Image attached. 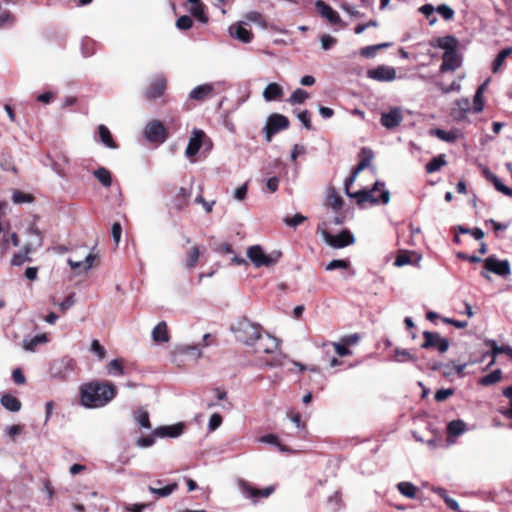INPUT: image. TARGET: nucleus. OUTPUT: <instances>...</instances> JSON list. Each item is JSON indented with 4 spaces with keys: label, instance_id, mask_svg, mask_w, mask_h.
<instances>
[{
    "label": "nucleus",
    "instance_id": "obj_1",
    "mask_svg": "<svg viewBox=\"0 0 512 512\" xmlns=\"http://www.w3.org/2000/svg\"><path fill=\"white\" fill-rule=\"evenodd\" d=\"M116 393V387L110 382L91 381L80 387V400L87 408H98L110 402Z\"/></svg>",
    "mask_w": 512,
    "mask_h": 512
},
{
    "label": "nucleus",
    "instance_id": "obj_2",
    "mask_svg": "<svg viewBox=\"0 0 512 512\" xmlns=\"http://www.w3.org/2000/svg\"><path fill=\"white\" fill-rule=\"evenodd\" d=\"M385 184L376 181L371 189H362L354 193H348V197L356 200L358 206L363 207L365 203L371 205L387 204L390 200V192L384 189Z\"/></svg>",
    "mask_w": 512,
    "mask_h": 512
},
{
    "label": "nucleus",
    "instance_id": "obj_3",
    "mask_svg": "<svg viewBox=\"0 0 512 512\" xmlns=\"http://www.w3.org/2000/svg\"><path fill=\"white\" fill-rule=\"evenodd\" d=\"M232 331L239 341L252 346L260 338L262 327L251 322L247 317H242L232 326Z\"/></svg>",
    "mask_w": 512,
    "mask_h": 512
},
{
    "label": "nucleus",
    "instance_id": "obj_4",
    "mask_svg": "<svg viewBox=\"0 0 512 512\" xmlns=\"http://www.w3.org/2000/svg\"><path fill=\"white\" fill-rule=\"evenodd\" d=\"M281 255L279 251H275L272 254H265L260 245H253L247 250L248 258L256 267H270L278 262Z\"/></svg>",
    "mask_w": 512,
    "mask_h": 512
},
{
    "label": "nucleus",
    "instance_id": "obj_5",
    "mask_svg": "<svg viewBox=\"0 0 512 512\" xmlns=\"http://www.w3.org/2000/svg\"><path fill=\"white\" fill-rule=\"evenodd\" d=\"M489 272L506 277L511 273L510 263L508 260H499L496 256H489L484 260V270L481 272V276L490 279Z\"/></svg>",
    "mask_w": 512,
    "mask_h": 512
},
{
    "label": "nucleus",
    "instance_id": "obj_6",
    "mask_svg": "<svg viewBox=\"0 0 512 512\" xmlns=\"http://www.w3.org/2000/svg\"><path fill=\"white\" fill-rule=\"evenodd\" d=\"M290 122L289 119L278 113L271 114L268 119L267 123L264 127V133H265V139L267 142H270L272 140V137L278 133L281 130H285L289 127Z\"/></svg>",
    "mask_w": 512,
    "mask_h": 512
},
{
    "label": "nucleus",
    "instance_id": "obj_7",
    "mask_svg": "<svg viewBox=\"0 0 512 512\" xmlns=\"http://www.w3.org/2000/svg\"><path fill=\"white\" fill-rule=\"evenodd\" d=\"M430 49L428 50L429 55L432 58L438 57V50H442V63L440 66L441 72L448 71V35L430 40Z\"/></svg>",
    "mask_w": 512,
    "mask_h": 512
},
{
    "label": "nucleus",
    "instance_id": "obj_8",
    "mask_svg": "<svg viewBox=\"0 0 512 512\" xmlns=\"http://www.w3.org/2000/svg\"><path fill=\"white\" fill-rule=\"evenodd\" d=\"M144 134L153 143H163L169 136L167 128L159 120L149 122L145 127Z\"/></svg>",
    "mask_w": 512,
    "mask_h": 512
},
{
    "label": "nucleus",
    "instance_id": "obj_9",
    "mask_svg": "<svg viewBox=\"0 0 512 512\" xmlns=\"http://www.w3.org/2000/svg\"><path fill=\"white\" fill-rule=\"evenodd\" d=\"M323 238L328 245L336 249L344 248L355 242L353 234L348 229L342 230L337 235L324 231Z\"/></svg>",
    "mask_w": 512,
    "mask_h": 512
},
{
    "label": "nucleus",
    "instance_id": "obj_10",
    "mask_svg": "<svg viewBox=\"0 0 512 512\" xmlns=\"http://www.w3.org/2000/svg\"><path fill=\"white\" fill-rule=\"evenodd\" d=\"M424 342L421 347L424 349L435 348L439 352L444 353L448 350V340L442 338L438 333L424 331L423 332Z\"/></svg>",
    "mask_w": 512,
    "mask_h": 512
},
{
    "label": "nucleus",
    "instance_id": "obj_11",
    "mask_svg": "<svg viewBox=\"0 0 512 512\" xmlns=\"http://www.w3.org/2000/svg\"><path fill=\"white\" fill-rule=\"evenodd\" d=\"M167 89V79L163 76L156 77L146 88L144 96L152 101L162 97Z\"/></svg>",
    "mask_w": 512,
    "mask_h": 512
},
{
    "label": "nucleus",
    "instance_id": "obj_12",
    "mask_svg": "<svg viewBox=\"0 0 512 512\" xmlns=\"http://www.w3.org/2000/svg\"><path fill=\"white\" fill-rule=\"evenodd\" d=\"M255 351L258 353H266V354H272L276 352L279 349V341L277 338L266 334L265 336L260 333V338L256 340Z\"/></svg>",
    "mask_w": 512,
    "mask_h": 512
},
{
    "label": "nucleus",
    "instance_id": "obj_13",
    "mask_svg": "<svg viewBox=\"0 0 512 512\" xmlns=\"http://www.w3.org/2000/svg\"><path fill=\"white\" fill-rule=\"evenodd\" d=\"M242 492L249 498L259 499L269 497L275 490L274 486H268L264 489H259L252 486L250 483L242 481L240 484Z\"/></svg>",
    "mask_w": 512,
    "mask_h": 512
},
{
    "label": "nucleus",
    "instance_id": "obj_14",
    "mask_svg": "<svg viewBox=\"0 0 512 512\" xmlns=\"http://www.w3.org/2000/svg\"><path fill=\"white\" fill-rule=\"evenodd\" d=\"M315 7L320 16L325 18L330 24L336 25L342 22L339 14L324 1L317 0Z\"/></svg>",
    "mask_w": 512,
    "mask_h": 512
},
{
    "label": "nucleus",
    "instance_id": "obj_15",
    "mask_svg": "<svg viewBox=\"0 0 512 512\" xmlns=\"http://www.w3.org/2000/svg\"><path fill=\"white\" fill-rule=\"evenodd\" d=\"M367 75L369 78L376 81H392L396 78V71L392 67L381 65L368 70Z\"/></svg>",
    "mask_w": 512,
    "mask_h": 512
},
{
    "label": "nucleus",
    "instance_id": "obj_16",
    "mask_svg": "<svg viewBox=\"0 0 512 512\" xmlns=\"http://www.w3.org/2000/svg\"><path fill=\"white\" fill-rule=\"evenodd\" d=\"M206 134L202 130H194L186 147L185 154L188 158L195 156L202 147Z\"/></svg>",
    "mask_w": 512,
    "mask_h": 512
},
{
    "label": "nucleus",
    "instance_id": "obj_17",
    "mask_svg": "<svg viewBox=\"0 0 512 512\" xmlns=\"http://www.w3.org/2000/svg\"><path fill=\"white\" fill-rule=\"evenodd\" d=\"M403 120L401 111L398 108L391 109L388 113L381 115V124L387 129H393L400 125Z\"/></svg>",
    "mask_w": 512,
    "mask_h": 512
},
{
    "label": "nucleus",
    "instance_id": "obj_18",
    "mask_svg": "<svg viewBox=\"0 0 512 512\" xmlns=\"http://www.w3.org/2000/svg\"><path fill=\"white\" fill-rule=\"evenodd\" d=\"M184 431V425L182 423H178L170 426H161L156 428L153 431V436L158 437H171L175 438L180 436Z\"/></svg>",
    "mask_w": 512,
    "mask_h": 512
},
{
    "label": "nucleus",
    "instance_id": "obj_19",
    "mask_svg": "<svg viewBox=\"0 0 512 512\" xmlns=\"http://www.w3.org/2000/svg\"><path fill=\"white\" fill-rule=\"evenodd\" d=\"M192 195L191 188L181 187L172 199L173 207L177 211H181L189 205V199Z\"/></svg>",
    "mask_w": 512,
    "mask_h": 512
},
{
    "label": "nucleus",
    "instance_id": "obj_20",
    "mask_svg": "<svg viewBox=\"0 0 512 512\" xmlns=\"http://www.w3.org/2000/svg\"><path fill=\"white\" fill-rule=\"evenodd\" d=\"M230 33L232 36L243 43H250L253 39V33L248 30L242 23H237L231 26Z\"/></svg>",
    "mask_w": 512,
    "mask_h": 512
},
{
    "label": "nucleus",
    "instance_id": "obj_21",
    "mask_svg": "<svg viewBox=\"0 0 512 512\" xmlns=\"http://www.w3.org/2000/svg\"><path fill=\"white\" fill-rule=\"evenodd\" d=\"M214 87L212 84H203L195 87L189 97L193 100L204 101L205 99L212 96Z\"/></svg>",
    "mask_w": 512,
    "mask_h": 512
},
{
    "label": "nucleus",
    "instance_id": "obj_22",
    "mask_svg": "<svg viewBox=\"0 0 512 512\" xmlns=\"http://www.w3.org/2000/svg\"><path fill=\"white\" fill-rule=\"evenodd\" d=\"M483 174L485 178L493 184V186L498 192L503 193L506 196L512 197V189L504 185L494 173H492L488 169H484Z\"/></svg>",
    "mask_w": 512,
    "mask_h": 512
},
{
    "label": "nucleus",
    "instance_id": "obj_23",
    "mask_svg": "<svg viewBox=\"0 0 512 512\" xmlns=\"http://www.w3.org/2000/svg\"><path fill=\"white\" fill-rule=\"evenodd\" d=\"M373 158L374 152L372 149L367 147L361 148L360 152L358 153L359 163L354 168H356V171H363L370 166Z\"/></svg>",
    "mask_w": 512,
    "mask_h": 512
},
{
    "label": "nucleus",
    "instance_id": "obj_24",
    "mask_svg": "<svg viewBox=\"0 0 512 512\" xmlns=\"http://www.w3.org/2000/svg\"><path fill=\"white\" fill-rule=\"evenodd\" d=\"M458 40L450 36V71H454L462 64V57L457 52Z\"/></svg>",
    "mask_w": 512,
    "mask_h": 512
},
{
    "label": "nucleus",
    "instance_id": "obj_25",
    "mask_svg": "<svg viewBox=\"0 0 512 512\" xmlns=\"http://www.w3.org/2000/svg\"><path fill=\"white\" fill-rule=\"evenodd\" d=\"M0 403L6 410L11 412H18L22 407L21 401L17 397L8 393L1 396Z\"/></svg>",
    "mask_w": 512,
    "mask_h": 512
},
{
    "label": "nucleus",
    "instance_id": "obj_26",
    "mask_svg": "<svg viewBox=\"0 0 512 512\" xmlns=\"http://www.w3.org/2000/svg\"><path fill=\"white\" fill-rule=\"evenodd\" d=\"M191 4V14L200 22L207 23L208 17L205 14V6L201 0H187Z\"/></svg>",
    "mask_w": 512,
    "mask_h": 512
},
{
    "label": "nucleus",
    "instance_id": "obj_27",
    "mask_svg": "<svg viewBox=\"0 0 512 512\" xmlns=\"http://www.w3.org/2000/svg\"><path fill=\"white\" fill-rule=\"evenodd\" d=\"M283 96V89L277 83H270L263 91V97L267 101L279 100Z\"/></svg>",
    "mask_w": 512,
    "mask_h": 512
},
{
    "label": "nucleus",
    "instance_id": "obj_28",
    "mask_svg": "<svg viewBox=\"0 0 512 512\" xmlns=\"http://www.w3.org/2000/svg\"><path fill=\"white\" fill-rule=\"evenodd\" d=\"M152 338L155 342H168L169 334L167 324L164 321L159 322L152 331Z\"/></svg>",
    "mask_w": 512,
    "mask_h": 512
},
{
    "label": "nucleus",
    "instance_id": "obj_29",
    "mask_svg": "<svg viewBox=\"0 0 512 512\" xmlns=\"http://www.w3.org/2000/svg\"><path fill=\"white\" fill-rule=\"evenodd\" d=\"M98 133L100 140L104 145L111 149H116L118 147L111 135L110 130L105 125L101 124L98 126Z\"/></svg>",
    "mask_w": 512,
    "mask_h": 512
},
{
    "label": "nucleus",
    "instance_id": "obj_30",
    "mask_svg": "<svg viewBox=\"0 0 512 512\" xmlns=\"http://www.w3.org/2000/svg\"><path fill=\"white\" fill-rule=\"evenodd\" d=\"M94 177L106 188L112 185V175L110 171L104 167H99L93 172Z\"/></svg>",
    "mask_w": 512,
    "mask_h": 512
},
{
    "label": "nucleus",
    "instance_id": "obj_31",
    "mask_svg": "<svg viewBox=\"0 0 512 512\" xmlns=\"http://www.w3.org/2000/svg\"><path fill=\"white\" fill-rule=\"evenodd\" d=\"M456 105L458 107V111L456 109L453 110L451 115L454 117L455 120H462L465 118V113L468 112L470 108V102L468 99L463 98L456 101Z\"/></svg>",
    "mask_w": 512,
    "mask_h": 512
},
{
    "label": "nucleus",
    "instance_id": "obj_32",
    "mask_svg": "<svg viewBox=\"0 0 512 512\" xmlns=\"http://www.w3.org/2000/svg\"><path fill=\"white\" fill-rule=\"evenodd\" d=\"M446 164H447V161H446L445 154H440V155L434 157L431 161H429L426 164L425 169H426L427 173H434V172L440 170Z\"/></svg>",
    "mask_w": 512,
    "mask_h": 512
},
{
    "label": "nucleus",
    "instance_id": "obj_33",
    "mask_svg": "<svg viewBox=\"0 0 512 512\" xmlns=\"http://www.w3.org/2000/svg\"><path fill=\"white\" fill-rule=\"evenodd\" d=\"M148 489L152 494L157 495L158 498H164L172 494L174 491H176L178 489V484L176 482H173L160 488L149 486Z\"/></svg>",
    "mask_w": 512,
    "mask_h": 512
},
{
    "label": "nucleus",
    "instance_id": "obj_34",
    "mask_svg": "<svg viewBox=\"0 0 512 512\" xmlns=\"http://www.w3.org/2000/svg\"><path fill=\"white\" fill-rule=\"evenodd\" d=\"M94 260L95 256L93 254H88L84 261H73L72 259H68V264L74 271L80 268H83V270L87 271L92 267Z\"/></svg>",
    "mask_w": 512,
    "mask_h": 512
},
{
    "label": "nucleus",
    "instance_id": "obj_35",
    "mask_svg": "<svg viewBox=\"0 0 512 512\" xmlns=\"http://www.w3.org/2000/svg\"><path fill=\"white\" fill-rule=\"evenodd\" d=\"M466 431V424L462 420L450 421V445L455 442V438Z\"/></svg>",
    "mask_w": 512,
    "mask_h": 512
},
{
    "label": "nucleus",
    "instance_id": "obj_36",
    "mask_svg": "<svg viewBox=\"0 0 512 512\" xmlns=\"http://www.w3.org/2000/svg\"><path fill=\"white\" fill-rule=\"evenodd\" d=\"M512 54V47L505 48L501 50L497 57L495 58L493 65H492V71L493 73H497L500 68L502 67L505 59L509 57Z\"/></svg>",
    "mask_w": 512,
    "mask_h": 512
},
{
    "label": "nucleus",
    "instance_id": "obj_37",
    "mask_svg": "<svg viewBox=\"0 0 512 512\" xmlns=\"http://www.w3.org/2000/svg\"><path fill=\"white\" fill-rule=\"evenodd\" d=\"M134 419L139 424L140 427L145 429L151 428L149 413L146 410L142 408L136 410L134 412Z\"/></svg>",
    "mask_w": 512,
    "mask_h": 512
},
{
    "label": "nucleus",
    "instance_id": "obj_38",
    "mask_svg": "<svg viewBox=\"0 0 512 512\" xmlns=\"http://www.w3.org/2000/svg\"><path fill=\"white\" fill-rule=\"evenodd\" d=\"M199 257H200V251H199L198 246L192 247L189 250L186 260H185L186 268L189 270L193 269L197 265Z\"/></svg>",
    "mask_w": 512,
    "mask_h": 512
},
{
    "label": "nucleus",
    "instance_id": "obj_39",
    "mask_svg": "<svg viewBox=\"0 0 512 512\" xmlns=\"http://www.w3.org/2000/svg\"><path fill=\"white\" fill-rule=\"evenodd\" d=\"M400 493L408 498H415L417 493V487L410 482H400L398 485Z\"/></svg>",
    "mask_w": 512,
    "mask_h": 512
},
{
    "label": "nucleus",
    "instance_id": "obj_40",
    "mask_svg": "<svg viewBox=\"0 0 512 512\" xmlns=\"http://www.w3.org/2000/svg\"><path fill=\"white\" fill-rule=\"evenodd\" d=\"M12 200L15 204L32 203L35 197L30 193L14 190Z\"/></svg>",
    "mask_w": 512,
    "mask_h": 512
},
{
    "label": "nucleus",
    "instance_id": "obj_41",
    "mask_svg": "<svg viewBox=\"0 0 512 512\" xmlns=\"http://www.w3.org/2000/svg\"><path fill=\"white\" fill-rule=\"evenodd\" d=\"M388 46H389L388 43H381V44H377V45H370V46L363 47L361 49L360 53L365 58H372V57H374L376 55V53L380 49L386 48Z\"/></svg>",
    "mask_w": 512,
    "mask_h": 512
},
{
    "label": "nucleus",
    "instance_id": "obj_42",
    "mask_svg": "<svg viewBox=\"0 0 512 512\" xmlns=\"http://www.w3.org/2000/svg\"><path fill=\"white\" fill-rule=\"evenodd\" d=\"M309 98V93L303 89H296L290 96L289 102L291 104H302Z\"/></svg>",
    "mask_w": 512,
    "mask_h": 512
},
{
    "label": "nucleus",
    "instance_id": "obj_43",
    "mask_svg": "<svg viewBox=\"0 0 512 512\" xmlns=\"http://www.w3.org/2000/svg\"><path fill=\"white\" fill-rule=\"evenodd\" d=\"M48 339H47V336L46 334H41V335H36L34 336L32 339H30L29 341H25L24 342V348L28 351H34L35 348L40 344V343H45L47 342Z\"/></svg>",
    "mask_w": 512,
    "mask_h": 512
},
{
    "label": "nucleus",
    "instance_id": "obj_44",
    "mask_svg": "<svg viewBox=\"0 0 512 512\" xmlns=\"http://www.w3.org/2000/svg\"><path fill=\"white\" fill-rule=\"evenodd\" d=\"M501 377H502V372L499 369H497V370L485 375L484 377H482L480 379V384L484 385V386L491 385V384L499 382Z\"/></svg>",
    "mask_w": 512,
    "mask_h": 512
},
{
    "label": "nucleus",
    "instance_id": "obj_45",
    "mask_svg": "<svg viewBox=\"0 0 512 512\" xmlns=\"http://www.w3.org/2000/svg\"><path fill=\"white\" fill-rule=\"evenodd\" d=\"M344 204V201L342 197L335 192L331 193L327 197V205L331 208H333L336 211H339L342 209Z\"/></svg>",
    "mask_w": 512,
    "mask_h": 512
},
{
    "label": "nucleus",
    "instance_id": "obj_46",
    "mask_svg": "<svg viewBox=\"0 0 512 512\" xmlns=\"http://www.w3.org/2000/svg\"><path fill=\"white\" fill-rule=\"evenodd\" d=\"M261 441L277 446L279 448V450L282 451V452L290 451V449L287 446L281 444V442L279 441V438L276 435H274V434L264 435L261 438Z\"/></svg>",
    "mask_w": 512,
    "mask_h": 512
},
{
    "label": "nucleus",
    "instance_id": "obj_47",
    "mask_svg": "<svg viewBox=\"0 0 512 512\" xmlns=\"http://www.w3.org/2000/svg\"><path fill=\"white\" fill-rule=\"evenodd\" d=\"M109 374L122 375L124 373L123 362L120 359H114L107 365Z\"/></svg>",
    "mask_w": 512,
    "mask_h": 512
},
{
    "label": "nucleus",
    "instance_id": "obj_48",
    "mask_svg": "<svg viewBox=\"0 0 512 512\" xmlns=\"http://www.w3.org/2000/svg\"><path fill=\"white\" fill-rule=\"evenodd\" d=\"M350 266V261L345 259H334L329 262L326 266L327 271H332L335 269H347Z\"/></svg>",
    "mask_w": 512,
    "mask_h": 512
},
{
    "label": "nucleus",
    "instance_id": "obj_49",
    "mask_svg": "<svg viewBox=\"0 0 512 512\" xmlns=\"http://www.w3.org/2000/svg\"><path fill=\"white\" fill-rule=\"evenodd\" d=\"M246 20L257 23L262 27H266V21L263 15L257 11H250L245 15Z\"/></svg>",
    "mask_w": 512,
    "mask_h": 512
},
{
    "label": "nucleus",
    "instance_id": "obj_50",
    "mask_svg": "<svg viewBox=\"0 0 512 512\" xmlns=\"http://www.w3.org/2000/svg\"><path fill=\"white\" fill-rule=\"evenodd\" d=\"M457 231L462 234H471L476 240H481L484 237V232L480 228L469 229L463 226H458Z\"/></svg>",
    "mask_w": 512,
    "mask_h": 512
},
{
    "label": "nucleus",
    "instance_id": "obj_51",
    "mask_svg": "<svg viewBox=\"0 0 512 512\" xmlns=\"http://www.w3.org/2000/svg\"><path fill=\"white\" fill-rule=\"evenodd\" d=\"M419 11L425 15V17L429 20V24L433 25L436 22V18L431 16L433 15L435 8L431 4H425L419 8Z\"/></svg>",
    "mask_w": 512,
    "mask_h": 512
},
{
    "label": "nucleus",
    "instance_id": "obj_52",
    "mask_svg": "<svg viewBox=\"0 0 512 512\" xmlns=\"http://www.w3.org/2000/svg\"><path fill=\"white\" fill-rule=\"evenodd\" d=\"M91 351L97 355L100 360L106 357V349L100 344L98 340H93L91 343Z\"/></svg>",
    "mask_w": 512,
    "mask_h": 512
},
{
    "label": "nucleus",
    "instance_id": "obj_53",
    "mask_svg": "<svg viewBox=\"0 0 512 512\" xmlns=\"http://www.w3.org/2000/svg\"><path fill=\"white\" fill-rule=\"evenodd\" d=\"M192 25H193V20L188 15H183V16L179 17L176 21V26L180 30H187V29L191 28Z\"/></svg>",
    "mask_w": 512,
    "mask_h": 512
},
{
    "label": "nucleus",
    "instance_id": "obj_54",
    "mask_svg": "<svg viewBox=\"0 0 512 512\" xmlns=\"http://www.w3.org/2000/svg\"><path fill=\"white\" fill-rule=\"evenodd\" d=\"M306 220V217L302 214H295L293 217H286L284 219V222L287 226L290 227H297L298 225L302 224Z\"/></svg>",
    "mask_w": 512,
    "mask_h": 512
},
{
    "label": "nucleus",
    "instance_id": "obj_55",
    "mask_svg": "<svg viewBox=\"0 0 512 512\" xmlns=\"http://www.w3.org/2000/svg\"><path fill=\"white\" fill-rule=\"evenodd\" d=\"M485 344L491 348L493 357L503 354L505 351V346H499L495 340L488 339L485 341Z\"/></svg>",
    "mask_w": 512,
    "mask_h": 512
},
{
    "label": "nucleus",
    "instance_id": "obj_56",
    "mask_svg": "<svg viewBox=\"0 0 512 512\" xmlns=\"http://www.w3.org/2000/svg\"><path fill=\"white\" fill-rule=\"evenodd\" d=\"M333 346L335 348V352L340 357L349 356L352 353L351 350L348 348V346L346 344H344L342 341L341 342H334Z\"/></svg>",
    "mask_w": 512,
    "mask_h": 512
},
{
    "label": "nucleus",
    "instance_id": "obj_57",
    "mask_svg": "<svg viewBox=\"0 0 512 512\" xmlns=\"http://www.w3.org/2000/svg\"><path fill=\"white\" fill-rule=\"evenodd\" d=\"M32 259L27 256V254L22 253L21 251L19 253H15L13 255V258L11 260V264L14 266H20L24 264L25 262H30Z\"/></svg>",
    "mask_w": 512,
    "mask_h": 512
},
{
    "label": "nucleus",
    "instance_id": "obj_58",
    "mask_svg": "<svg viewBox=\"0 0 512 512\" xmlns=\"http://www.w3.org/2000/svg\"><path fill=\"white\" fill-rule=\"evenodd\" d=\"M288 417L296 425V427L302 428V429H304L306 427V424H305V422L302 421V416L299 412L289 411Z\"/></svg>",
    "mask_w": 512,
    "mask_h": 512
},
{
    "label": "nucleus",
    "instance_id": "obj_59",
    "mask_svg": "<svg viewBox=\"0 0 512 512\" xmlns=\"http://www.w3.org/2000/svg\"><path fill=\"white\" fill-rule=\"evenodd\" d=\"M320 40L321 46L324 50H329L332 46H334L337 43V39L328 34L322 35Z\"/></svg>",
    "mask_w": 512,
    "mask_h": 512
},
{
    "label": "nucleus",
    "instance_id": "obj_60",
    "mask_svg": "<svg viewBox=\"0 0 512 512\" xmlns=\"http://www.w3.org/2000/svg\"><path fill=\"white\" fill-rule=\"evenodd\" d=\"M298 119L303 123L304 127L308 130L312 129L311 115L308 110H304L298 114Z\"/></svg>",
    "mask_w": 512,
    "mask_h": 512
},
{
    "label": "nucleus",
    "instance_id": "obj_61",
    "mask_svg": "<svg viewBox=\"0 0 512 512\" xmlns=\"http://www.w3.org/2000/svg\"><path fill=\"white\" fill-rule=\"evenodd\" d=\"M223 418L220 414L214 413L209 419V429L214 431L222 424Z\"/></svg>",
    "mask_w": 512,
    "mask_h": 512
},
{
    "label": "nucleus",
    "instance_id": "obj_62",
    "mask_svg": "<svg viewBox=\"0 0 512 512\" xmlns=\"http://www.w3.org/2000/svg\"><path fill=\"white\" fill-rule=\"evenodd\" d=\"M75 303L74 295H68L61 303H59V307L62 313H65L68 309H70Z\"/></svg>",
    "mask_w": 512,
    "mask_h": 512
},
{
    "label": "nucleus",
    "instance_id": "obj_63",
    "mask_svg": "<svg viewBox=\"0 0 512 512\" xmlns=\"http://www.w3.org/2000/svg\"><path fill=\"white\" fill-rule=\"evenodd\" d=\"M111 234H112L114 242L117 245L120 242L121 234H122V227H121V224L119 222H115L112 225Z\"/></svg>",
    "mask_w": 512,
    "mask_h": 512
},
{
    "label": "nucleus",
    "instance_id": "obj_64",
    "mask_svg": "<svg viewBox=\"0 0 512 512\" xmlns=\"http://www.w3.org/2000/svg\"><path fill=\"white\" fill-rule=\"evenodd\" d=\"M12 379L17 385H23L26 383V378L20 368L13 370Z\"/></svg>",
    "mask_w": 512,
    "mask_h": 512
}]
</instances>
